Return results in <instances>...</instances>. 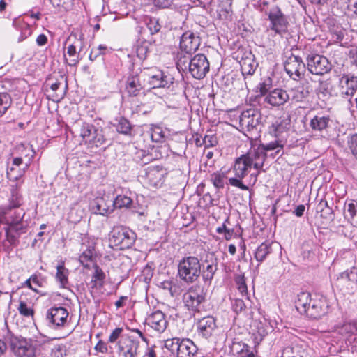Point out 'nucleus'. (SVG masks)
Wrapping results in <instances>:
<instances>
[{
	"mask_svg": "<svg viewBox=\"0 0 357 357\" xmlns=\"http://www.w3.org/2000/svg\"><path fill=\"white\" fill-rule=\"evenodd\" d=\"M50 341V337L40 333L29 338L14 335L8 337L10 351L15 357H36L46 349Z\"/></svg>",
	"mask_w": 357,
	"mask_h": 357,
	"instance_id": "1",
	"label": "nucleus"
},
{
	"mask_svg": "<svg viewBox=\"0 0 357 357\" xmlns=\"http://www.w3.org/2000/svg\"><path fill=\"white\" fill-rule=\"evenodd\" d=\"M291 123V119L288 114H283L278 118L269 128V133L275 138L267 144L259 146L264 149V153L275 150V154H279L287 142L285 134Z\"/></svg>",
	"mask_w": 357,
	"mask_h": 357,
	"instance_id": "2",
	"label": "nucleus"
},
{
	"mask_svg": "<svg viewBox=\"0 0 357 357\" xmlns=\"http://www.w3.org/2000/svg\"><path fill=\"white\" fill-rule=\"evenodd\" d=\"M164 347L174 357H194L197 351V346L189 338L167 339Z\"/></svg>",
	"mask_w": 357,
	"mask_h": 357,
	"instance_id": "3",
	"label": "nucleus"
},
{
	"mask_svg": "<svg viewBox=\"0 0 357 357\" xmlns=\"http://www.w3.org/2000/svg\"><path fill=\"white\" fill-rule=\"evenodd\" d=\"M201 273V264L196 257H183L178 265L179 278L186 283H193L199 278Z\"/></svg>",
	"mask_w": 357,
	"mask_h": 357,
	"instance_id": "4",
	"label": "nucleus"
},
{
	"mask_svg": "<svg viewBox=\"0 0 357 357\" xmlns=\"http://www.w3.org/2000/svg\"><path fill=\"white\" fill-rule=\"evenodd\" d=\"M135 238L136 235L132 230L119 226L112 229L109 234V241L112 247H116L119 250H126L133 245Z\"/></svg>",
	"mask_w": 357,
	"mask_h": 357,
	"instance_id": "5",
	"label": "nucleus"
},
{
	"mask_svg": "<svg viewBox=\"0 0 357 357\" xmlns=\"http://www.w3.org/2000/svg\"><path fill=\"white\" fill-rule=\"evenodd\" d=\"M307 65L310 73L315 75H324L328 73L332 65L328 59L320 54H311L307 58Z\"/></svg>",
	"mask_w": 357,
	"mask_h": 357,
	"instance_id": "6",
	"label": "nucleus"
},
{
	"mask_svg": "<svg viewBox=\"0 0 357 357\" xmlns=\"http://www.w3.org/2000/svg\"><path fill=\"white\" fill-rule=\"evenodd\" d=\"M69 313L63 307H54L49 309L46 314V319L50 327L58 329L65 327L68 324Z\"/></svg>",
	"mask_w": 357,
	"mask_h": 357,
	"instance_id": "7",
	"label": "nucleus"
},
{
	"mask_svg": "<svg viewBox=\"0 0 357 357\" xmlns=\"http://www.w3.org/2000/svg\"><path fill=\"white\" fill-rule=\"evenodd\" d=\"M183 300L188 310L198 312L201 304L205 300V297L203 294V290L200 287H192L183 294Z\"/></svg>",
	"mask_w": 357,
	"mask_h": 357,
	"instance_id": "8",
	"label": "nucleus"
},
{
	"mask_svg": "<svg viewBox=\"0 0 357 357\" xmlns=\"http://www.w3.org/2000/svg\"><path fill=\"white\" fill-rule=\"evenodd\" d=\"M268 19L271 22L270 27L275 33H282L287 31L289 22L279 7L274 6L270 9Z\"/></svg>",
	"mask_w": 357,
	"mask_h": 357,
	"instance_id": "9",
	"label": "nucleus"
},
{
	"mask_svg": "<svg viewBox=\"0 0 357 357\" xmlns=\"http://www.w3.org/2000/svg\"><path fill=\"white\" fill-rule=\"evenodd\" d=\"M209 70V63L203 54L195 55L189 63V71L196 79L203 78Z\"/></svg>",
	"mask_w": 357,
	"mask_h": 357,
	"instance_id": "10",
	"label": "nucleus"
},
{
	"mask_svg": "<svg viewBox=\"0 0 357 357\" xmlns=\"http://www.w3.org/2000/svg\"><path fill=\"white\" fill-rule=\"evenodd\" d=\"M118 351L121 357H138L139 342L132 336H126L118 342Z\"/></svg>",
	"mask_w": 357,
	"mask_h": 357,
	"instance_id": "11",
	"label": "nucleus"
},
{
	"mask_svg": "<svg viewBox=\"0 0 357 357\" xmlns=\"http://www.w3.org/2000/svg\"><path fill=\"white\" fill-rule=\"evenodd\" d=\"M286 73L294 80L301 78L305 71V65L301 57L291 54L284 62Z\"/></svg>",
	"mask_w": 357,
	"mask_h": 357,
	"instance_id": "12",
	"label": "nucleus"
},
{
	"mask_svg": "<svg viewBox=\"0 0 357 357\" xmlns=\"http://www.w3.org/2000/svg\"><path fill=\"white\" fill-rule=\"evenodd\" d=\"M328 307L326 298L323 296L315 295L305 314L312 319H319L327 313Z\"/></svg>",
	"mask_w": 357,
	"mask_h": 357,
	"instance_id": "13",
	"label": "nucleus"
},
{
	"mask_svg": "<svg viewBox=\"0 0 357 357\" xmlns=\"http://www.w3.org/2000/svg\"><path fill=\"white\" fill-rule=\"evenodd\" d=\"M260 112L253 108L243 111L239 117V124L242 129L250 131L255 128L261 122Z\"/></svg>",
	"mask_w": 357,
	"mask_h": 357,
	"instance_id": "14",
	"label": "nucleus"
},
{
	"mask_svg": "<svg viewBox=\"0 0 357 357\" xmlns=\"http://www.w3.org/2000/svg\"><path fill=\"white\" fill-rule=\"evenodd\" d=\"M91 207L96 214L107 216L114 211V199L109 195L97 197L92 202Z\"/></svg>",
	"mask_w": 357,
	"mask_h": 357,
	"instance_id": "15",
	"label": "nucleus"
},
{
	"mask_svg": "<svg viewBox=\"0 0 357 357\" xmlns=\"http://www.w3.org/2000/svg\"><path fill=\"white\" fill-rule=\"evenodd\" d=\"M200 45V38L193 32L188 31L185 32L180 41V49L187 54L194 53Z\"/></svg>",
	"mask_w": 357,
	"mask_h": 357,
	"instance_id": "16",
	"label": "nucleus"
},
{
	"mask_svg": "<svg viewBox=\"0 0 357 357\" xmlns=\"http://www.w3.org/2000/svg\"><path fill=\"white\" fill-rule=\"evenodd\" d=\"M95 245V242L90 240H86L82 245V253L79 257V261L86 268L94 265Z\"/></svg>",
	"mask_w": 357,
	"mask_h": 357,
	"instance_id": "17",
	"label": "nucleus"
},
{
	"mask_svg": "<svg viewBox=\"0 0 357 357\" xmlns=\"http://www.w3.org/2000/svg\"><path fill=\"white\" fill-rule=\"evenodd\" d=\"M165 174V171L162 167H149L146 172V179L148 184L154 188L161 186L163 183Z\"/></svg>",
	"mask_w": 357,
	"mask_h": 357,
	"instance_id": "18",
	"label": "nucleus"
},
{
	"mask_svg": "<svg viewBox=\"0 0 357 357\" xmlns=\"http://www.w3.org/2000/svg\"><path fill=\"white\" fill-rule=\"evenodd\" d=\"M146 323L158 333H162L167 326L165 314L160 310H156L149 314L146 319Z\"/></svg>",
	"mask_w": 357,
	"mask_h": 357,
	"instance_id": "19",
	"label": "nucleus"
},
{
	"mask_svg": "<svg viewBox=\"0 0 357 357\" xmlns=\"http://www.w3.org/2000/svg\"><path fill=\"white\" fill-rule=\"evenodd\" d=\"M244 155L247 160H249V163H250L251 166L255 169H262L267 157L266 153H264V149L261 148L260 146L256 149L249 151Z\"/></svg>",
	"mask_w": 357,
	"mask_h": 357,
	"instance_id": "20",
	"label": "nucleus"
},
{
	"mask_svg": "<svg viewBox=\"0 0 357 357\" xmlns=\"http://www.w3.org/2000/svg\"><path fill=\"white\" fill-rule=\"evenodd\" d=\"M262 95L266 96L265 100L273 106H279L284 104L289 99V94L287 91H259Z\"/></svg>",
	"mask_w": 357,
	"mask_h": 357,
	"instance_id": "21",
	"label": "nucleus"
},
{
	"mask_svg": "<svg viewBox=\"0 0 357 357\" xmlns=\"http://www.w3.org/2000/svg\"><path fill=\"white\" fill-rule=\"evenodd\" d=\"M197 326L199 334L205 338L211 337L216 328L215 320L211 316L203 317L198 321Z\"/></svg>",
	"mask_w": 357,
	"mask_h": 357,
	"instance_id": "22",
	"label": "nucleus"
},
{
	"mask_svg": "<svg viewBox=\"0 0 357 357\" xmlns=\"http://www.w3.org/2000/svg\"><path fill=\"white\" fill-rule=\"evenodd\" d=\"M174 78L169 75H165L163 73L158 72L155 75H153L149 78L151 87L149 89L158 88H174L173 82Z\"/></svg>",
	"mask_w": 357,
	"mask_h": 357,
	"instance_id": "23",
	"label": "nucleus"
},
{
	"mask_svg": "<svg viewBox=\"0 0 357 357\" xmlns=\"http://www.w3.org/2000/svg\"><path fill=\"white\" fill-rule=\"evenodd\" d=\"M311 349L305 344H296L293 347H285L282 352L281 357H303L311 356Z\"/></svg>",
	"mask_w": 357,
	"mask_h": 357,
	"instance_id": "24",
	"label": "nucleus"
},
{
	"mask_svg": "<svg viewBox=\"0 0 357 357\" xmlns=\"http://www.w3.org/2000/svg\"><path fill=\"white\" fill-rule=\"evenodd\" d=\"M252 167L249 160L244 155L237 158L233 166V172L235 176L238 178H243L248 173L249 169Z\"/></svg>",
	"mask_w": 357,
	"mask_h": 357,
	"instance_id": "25",
	"label": "nucleus"
},
{
	"mask_svg": "<svg viewBox=\"0 0 357 357\" xmlns=\"http://www.w3.org/2000/svg\"><path fill=\"white\" fill-rule=\"evenodd\" d=\"M241 72L243 75H252L255 72L258 63L255 61V56L249 52L240 61Z\"/></svg>",
	"mask_w": 357,
	"mask_h": 357,
	"instance_id": "26",
	"label": "nucleus"
},
{
	"mask_svg": "<svg viewBox=\"0 0 357 357\" xmlns=\"http://www.w3.org/2000/svg\"><path fill=\"white\" fill-rule=\"evenodd\" d=\"M311 295L309 292L302 291L297 295V298L295 301V306L296 310L301 314H305L307 312L308 306L311 303Z\"/></svg>",
	"mask_w": 357,
	"mask_h": 357,
	"instance_id": "27",
	"label": "nucleus"
},
{
	"mask_svg": "<svg viewBox=\"0 0 357 357\" xmlns=\"http://www.w3.org/2000/svg\"><path fill=\"white\" fill-rule=\"evenodd\" d=\"M330 121L328 116L316 115L311 119L310 126L314 132H322L328 127Z\"/></svg>",
	"mask_w": 357,
	"mask_h": 357,
	"instance_id": "28",
	"label": "nucleus"
},
{
	"mask_svg": "<svg viewBox=\"0 0 357 357\" xmlns=\"http://www.w3.org/2000/svg\"><path fill=\"white\" fill-rule=\"evenodd\" d=\"M56 280L61 288H67L68 285L69 271L65 267L64 262L60 261L56 266Z\"/></svg>",
	"mask_w": 357,
	"mask_h": 357,
	"instance_id": "29",
	"label": "nucleus"
},
{
	"mask_svg": "<svg viewBox=\"0 0 357 357\" xmlns=\"http://www.w3.org/2000/svg\"><path fill=\"white\" fill-rule=\"evenodd\" d=\"M79 203L80 199H77L70 204L68 220L72 223H77L82 218L84 211L81 208Z\"/></svg>",
	"mask_w": 357,
	"mask_h": 357,
	"instance_id": "30",
	"label": "nucleus"
},
{
	"mask_svg": "<svg viewBox=\"0 0 357 357\" xmlns=\"http://www.w3.org/2000/svg\"><path fill=\"white\" fill-rule=\"evenodd\" d=\"M272 242L265 241L258 246L255 252V258L257 261L261 263L265 260L266 257L272 252Z\"/></svg>",
	"mask_w": 357,
	"mask_h": 357,
	"instance_id": "31",
	"label": "nucleus"
},
{
	"mask_svg": "<svg viewBox=\"0 0 357 357\" xmlns=\"http://www.w3.org/2000/svg\"><path fill=\"white\" fill-rule=\"evenodd\" d=\"M93 273L91 277V287L101 288L103 287L105 279V274L103 271L96 264L93 265Z\"/></svg>",
	"mask_w": 357,
	"mask_h": 357,
	"instance_id": "32",
	"label": "nucleus"
},
{
	"mask_svg": "<svg viewBox=\"0 0 357 357\" xmlns=\"http://www.w3.org/2000/svg\"><path fill=\"white\" fill-rule=\"evenodd\" d=\"M339 85L342 89H357V76L351 73L343 75L339 79Z\"/></svg>",
	"mask_w": 357,
	"mask_h": 357,
	"instance_id": "33",
	"label": "nucleus"
},
{
	"mask_svg": "<svg viewBox=\"0 0 357 357\" xmlns=\"http://www.w3.org/2000/svg\"><path fill=\"white\" fill-rule=\"evenodd\" d=\"M318 209L320 212V215L322 218L326 219L328 221H333L335 218L334 211L328 206V203L326 200L321 199L318 204Z\"/></svg>",
	"mask_w": 357,
	"mask_h": 357,
	"instance_id": "34",
	"label": "nucleus"
},
{
	"mask_svg": "<svg viewBox=\"0 0 357 357\" xmlns=\"http://www.w3.org/2000/svg\"><path fill=\"white\" fill-rule=\"evenodd\" d=\"M169 131L158 126H153L151 128V138L153 142H163L168 137Z\"/></svg>",
	"mask_w": 357,
	"mask_h": 357,
	"instance_id": "35",
	"label": "nucleus"
},
{
	"mask_svg": "<svg viewBox=\"0 0 357 357\" xmlns=\"http://www.w3.org/2000/svg\"><path fill=\"white\" fill-rule=\"evenodd\" d=\"M132 204V199L126 195H118L114 199V208H130Z\"/></svg>",
	"mask_w": 357,
	"mask_h": 357,
	"instance_id": "36",
	"label": "nucleus"
},
{
	"mask_svg": "<svg viewBox=\"0 0 357 357\" xmlns=\"http://www.w3.org/2000/svg\"><path fill=\"white\" fill-rule=\"evenodd\" d=\"M226 174L222 172H216L211 175L210 181L217 189L224 188Z\"/></svg>",
	"mask_w": 357,
	"mask_h": 357,
	"instance_id": "37",
	"label": "nucleus"
},
{
	"mask_svg": "<svg viewBox=\"0 0 357 357\" xmlns=\"http://www.w3.org/2000/svg\"><path fill=\"white\" fill-rule=\"evenodd\" d=\"M96 128L93 126L89 123H84L80 130V135L82 137L85 143H89L92 136L96 131Z\"/></svg>",
	"mask_w": 357,
	"mask_h": 357,
	"instance_id": "38",
	"label": "nucleus"
},
{
	"mask_svg": "<svg viewBox=\"0 0 357 357\" xmlns=\"http://www.w3.org/2000/svg\"><path fill=\"white\" fill-rule=\"evenodd\" d=\"M116 128L118 132L126 135H130L132 130L130 122L123 117L120 118Z\"/></svg>",
	"mask_w": 357,
	"mask_h": 357,
	"instance_id": "39",
	"label": "nucleus"
},
{
	"mask_svg": "<svg viewBox=\"0 0 357 357\" xmlns=\"http://www.w3.org/2000/svg\"><path fill=\"white\" fill-rule=\"evenodd\" d=\"M24 215V213L22 209H16L15 211L11 209V213L8 214L10 222H8V225L10 227L17 225L22 220Z\"/></svg>",
	"mask_w": 357,
	"mask_h": 357,
	"instance_id": "40",
	"label": "nucleus"
},
{
	"mask_svg": "<svg viewBox=\"0 0 357 357\" xmlns=\"http://www.w3.org/2000/svg\"><path fill=\"white\" fill-rule=\"evenodd\" d=\"M105 142L106 139L102 134V130L96 129L88 144L99 147L105 144Z\"/></svg>",
	"mask_w": 357,
	"mask_h": 357,
	"instance_id": "41",
	"label": "nucleus"
},
{
	"mask_svg": "<svg viewBox=\"0 0 357 357\" xmlns=\"http://www.w3.org/2000/svg\"><path fill=\"white\" fill-rule=\"evenodd\" d=\"M19 313L24 317H31L33 315V310L26 301L22 299L19 301V306L17 307Z\"/></svg>",
	"mask_w": 357,
	"mask_h": 357,
	"instance_id": "42",
	"label": "nucleus"
},
{
	"mask_svg": "<svg viewBox=\"0 0 357 357\" xmlns=\"http://www.w3.org/2000/svg\"><path fill=\"white\" fill-rule=\"evenodd\" d=\"M338 278L347 279L349 282L357 284V268L353 267L349 271L340 273Z\"/></svg>",
	"mask_w": 357,
	"mask_h": 357,
	"instance_id": "43",
	"label": "nucleus"
},
{
	"mask_svg": "<svg viewBox=\"0 0 357 357\" xmlns=\"http://www.w3.org/2000/svg\"><path fill=\"white\" fill-rule=\"evenodd\" d=\"M10 105V97L7 93H0V117Z\"/></svg>",
	"mask_w": 357,
	"mask_h": 357,
	"instance_id": "44",
	"label": "nucleus"
},
{
	"mask_svg": "<svg viewBox=\"0 0 357 357\" xmlns=\"http://www.w3.org/2000/svg\"><path fill=\"white\" fill-rule=\"evenodd\" d=\"M235 282L237 288L242 296H247L248 287L245 282V278L243 275H237L235 278Z\"/></svg>",
	"mask_w": 357,
	"mask_h": 357,
	"instance_id": "45",
	"label": "nucleus"
},
{
	"mask_svg": "<svg viewBox=\"0 0 357 357\" xmlns=\"http://www.w3.org/2000/svg\"><path fill=\"white\" fill-rule=\"evenodd\" d=\"M347 144L352 155L357 158V133L348 136Z\"/></svg>",
	"mask_w": 357,
	"mask_h": 357,
	"instance_id": "46",
	"label": "nucleus"
},
{
	"mask_svg": "<svg viewBox=\"0 0 357 357\" xmlns=\"http://www.w3.org/2000/svg\"><path fill=\"white\" fill-rule=\"evenodd\" d=\"M217 271V265L215 264H208L206 269L202 273L203 279L205 281H211Z\"/></svg>",
	"mask_w": 357,
	"mask_h": 357,
	"instance_id": "47",
	"label": "nucleus"
},
{
	"mask_svg": "<svg viewBox=\"0 0 357 357\" xmlns=\"http://www.w3.org/2000/svg\"><path fill=\"white\" fill-rule=\"evenodd\" d=\"M146 26L151 34L159 32L161 29L159 20L155 17H150L146 22Z\"/></svg>",
	"mask_w": 357,
	"mask_h": 357,
	"instance_id": "48",
	"label": "nucleus"
},
{
	"mask_svg": "<svg viewBox=\"0 0 357 357\" xmlns=\"http://www.w3.org/2000/svg\"><path fill=\"white\" fill-rule=\"evenodd\" d=\"M50 85L51 89H58L59 88H62L63 89H67L68 84L67 79L64 76L60 75L59 77L56 79V82L49 84Z\"/></svg>",
	"mask_w": 357,
	"mask_h": 357,
	"instance_id": "49",
	"label": "nucleus"
},
{
	"mask_svg": "<svg viewBox=\"0 0 357 357\" xmlns=\"http://www.w3.org/2000/svg\"><path fill=\"white\" fill-rule=\"evenodd\" d=\"M140 75L130 76L127 79V86L130 88L145 87L142 86Z\"/></svg>",
	"mask_w": 357,
	"mask_h": 357,
	"instance_id": "50",
	"label": "nucleus"
},
{
	"mask_svg": "<svg viewBox=\"0 0 357 357\" xmlns=\"http://www.w3.org/2000/svg\"><path fill=\"white\" fill-rule=\"evenodd\" d=\"M356 212L357 210L356 209L355 204L353 202L349 203L348 204L345 205L344 215V218L347 219L349 221L351 220V218H352L353 215H354Z\"/></svg>",
	"mask_w": 357,
	"mask_h": 357,
	"instance_id": "51",
	"label": "nucleus"
},
{
	"mask_svg": "<svg viewBox=\"0 0 357 357\" xmlns=\"http://www.w3.org/2000/svg\"><path fill=\"white\" fill-rule=\"evenodd\" d=\"M54 7L68 10L73 5V0H50Z\"/></svg>",
	"mask_w": 357,
	"mask_h": 357,
	"instance_id": "52",
	"label": "nucleus"
},
{
	"mask_svg": "<svg viewBox=\"0 0 357 357\" xmlns=\"http://www.w3.org/2000/svg\"><path fill=\"white\" fill-rule=\"evenodd\" d=\"M11 213V208L0 207V225H7L10 222L8 214Z\"/></svg>",
	"mask_w": 357,
	"mask_h": 357,
	"instance_id": "53",
	"label": "nucleus"
},
{
	"mask_svg": "<svg viewBox=\"0 0 357 357\" xmlns=\"http://www.w3.org/2000/svg\"><path fill=\"white\" fill-rule=\"evenodd\" d=\"M66 354V346L63 344H56L52 349V355L53 357H63Z\"/></svg>",
	"mask_w": 357,
	"mask_h": 357,
	"instance_id": "54",
	"label": "nucleus"
},
{
	"mask_svg": "<svg viewBox=\"0 0 357 357\" xmlns=\"http://www.w3.org/2000/svg\"><path fill=\"white\" fill-rule=\"evenodd\" d=\"M205 148L214 146L217 144V138L214 135H206L203 139Z\"/></svg>",
	"mask_w": 357,
	"mask_h": 357,
	"instance_id": "55",
	"label": "nucleus"
},
{
	"mask_svg": "<svg viewBox=\"0 0 357 357\" xmlns=\"http://www.w3.org/2000/svg\"><path fill=\"white\" fill-rule=\"evenodd\" d=\"M238 357H255V354L248 344H243L241 351L238 352Z\"/></svg>",
	"mask_w": 357,
	"mask_h": 357,
	"instance_id": "56",
	"label": "nucleus"
},
{
	"mask_svg": "<svg viewBox=\"0 0 357 357\" xmlns=\"http://www.w3.org/2000/svg\"><path fill=\"white\" fill-rule=\"evenodd\" d=\"M232 307L234 310L238 313L244 310L246 305L242 299L237 298L234 301Z\"/></svg>",
	"mask_w": 357,
	"mask_h": 357,
	"instance_id": "57",
	"label": "nucleus"
},
{
	"mask_svg": "<svg viewBox=\"0 0 357 357\" xmlns=\"http://www.w3.org/2000/svg\"><path fill=\"white\" fill-rule=\"evenodd\" d=\"M350 63L357 69V47L351 48L349 52Z\"/></svg>",
	"mask_w": 357,
	"mask_h": 357,
	"instance_id": "58",
	"label": "nucleus"
},
{
	"mask_svg": "<svg viewBox=\"0 0 357 357\" xmlns=\"http://www.w3.org/2000/svg\"><path fill=\"white\" fill-rule=\"evenodd\" d=\"M76 47L74 45H70L68 47L67 53L70 57H73V59L71 60V63L70 65H75L77 62V60L75 59L76 56Z\"/></svg>",
	"mask_w": 357,
	"mask_h": 357,
	"instance_id": "59",
	"label": "nucleus"
},
{
	"mask_svg": "<svg viewBox=\"0 0 357 357\" xmlns=\"http://www.w3.org/2000/svg\"><path fill=\"white\" fill-rule=\"evenodd\" d=\"M122 331L121 328H116L109 335L108 341L111 343L115 342L120 337Z\"/></svg>",
	"mask_w": 357,
	"mask_h": 357,
	"instance_id": "60",
	"label": "nucleus"
},
{
	"mask_svg": "<svg viewBox=\"0 0 357 357\" xmlns=\"http://www.w3.org/2000/svg\"><path fill=\"white\" fill-rule=\"evenodd\" d=\"M107 50V47L103 45H100L96 49L93 48L91 50V52L90 54L89 58L91 60H93L92 58L93 55L94 54V58H96L100 54H103L104 52L102 51H105Z\"/></svg>",
	"mask_w": 357,
	"mask_h": 357,
	"instance_id": "61",
	"label": "nucleus"
},
{
	"mask_svg": "<svg viewBox=\"0 0 357 357\" xmlns=\"http://www.w3.org/2000/svg\"><path fill=\"white\" fill-rule=\"evenodd\" d=\"M154 5L160 8H169L171 4V0H153Z\"/></svg>",
	"mask_w": 357,
	"mask_h": 357,
	"instance_id": "62",
	"label": "nucleus"
},
{
	"mask_svg": "<svg viewBox=\"0 0 357 357\" xmlns=\"http://www.w3.org/2000/svg\"><path fill=\"white\" fill-rule=\"evenodd\" d=\"M30 280H32V284L35 285V287L42 286L43 280L40 275L33 274L30 277Z\"/></svg>",
	"mask_w": 357,
	"mask_h": 357,
	"instance_id": "63",
	"label": "nucleus"
},
{
	"mask_svg": "<svg viewBox=\"0 0 357 357\" xmlns=\"http://www.w3.org/2000/svg\"><path fill=\"white\" fill-rule=\"evenodd\" d=\"M161 287L168 290L172 296H174V292H172L173 284L170 281H165L161 283Z\"/></svg>",
	"mask_w": 357,
	"mask_h": 357,
	"instance_id": "64",
	"label": "nucleus"
}]
</instances>
